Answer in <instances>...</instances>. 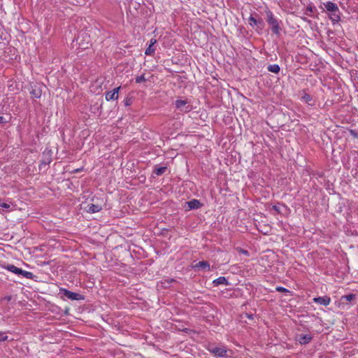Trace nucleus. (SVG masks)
Here are the masks:
<instances>
[{"label":"nucleus","instance_id":"nucleus-29","mask_svg":"<svg viewBox=\"0 0 358 358\" xmlns=\"http://www.w3.org/2000/svg\"><path fill=\"white\" fill-rule=\"evenodd\" d=\"M8 337L3 332H0V341H7Z\"/></svg>","mask_w":358,"mask_h":358},{"label":"nucleus","instance_id":"nucleus-38","mask_svg":"<svg viewBox=\"0 0 358 358\" xmlns=\"http://www.w3.org/2000/svg\"><path fill=\"white\" fill-rule=\"evenodd\" d=\"M7 120H6L5 117L3 116H0V124L6 123Z\"/></svg>","mask_w":358,"mask_h":358},{"label":"nucleus","instance_id":"nucleus-11","mask_svg":"<svg viewBox=\"0 0 358 358\" xmlns=\"http://www.w3.org/2000/svg\"><path fill=\"white\" fill-rule=\"evenodd\" d=\"M313 338V336L311 334H298L296 341L301 345H306L308 344Z\"/></svg>","mask_w":358,"mask_h":358},{"label":"nucleus","instance_id":"nucleus-25","mask_svg":"<svg viewBox=\"0 0 358 358\" xmlns=\"http://www.w3.org/2000/svg\"><path fill=\"white\" fill-rule=\"evenodd\" d=\"M133 103V98L131 96H127L124 100V104L125 106H129Z\"/></svg>","mask_w":358,"mask_h":358},{"label":"nucleus","instance_id":"nucleus-27","mask_svg":"<svg viewBox=\"0 0 358 358\" xmlns=\"http://www.w3.org/2000/svg\"><path fill=\"white\" fill-rule=\"evenodd\" d=\"M275 290L277 292H282V293H292L291 291H289V289H287V288L285 287H280V286H278L275 288Z\"/></svg>","mask_w":358,"mask_h":358},{"label":"nucleus","instance_id":"nucleus-43","mask_svg":"<svg viewBox=\"0 0 358 358\" xmlns=\"http://www.w3.org/2000/svg\"><path fill=\"white\" fill-rule=\"evenodd\" d=\"M101 108H102V107H101V105L99 107H98V108H97V110H99V109L101 110Z\"/></svg>","mask_w":358,"mask_h":358},{"label":"nucleus","instance_id":"nucleus-41","mask_svg":"<svg viewBox=\"0 0 358 358\" xmlns=\"http://www.w3.org/2000/svg\"><path fill=\"white\" fill-rule=\"evenodd\" d=\"M69 309L68 308L65 310L64 313H65V315H69Z\"/></svg>","mask_w":358,"mask_h":358},{"label":"nucleus","instance_id":"nucleus-3","mask_svg":"<svg viewBox=\"0 0 358 358\" xmlns=\"http://www.w3.org/2000/svg\"><path fill=\"white\" fill-rule=\"evenodd\" d=\"M6 269L17 275H22L27 279L34 280L36 278L31 272L22 270L20 268L15 266L13 264H8Z\"/></svg>","mask_w":358,"mask_h":358},{"label":"nucleus","instance_id":"nucleus-26","mask_svg":"<svg viewBox=\"0 0 358 358\" xmlns=\"http://www.w3.org/2000/svg\"><path fill=\"white\" fill-rule=\"evenodd\" d=\"M310 175H311L315 178H323L324 176L323 172H320V171H313Z\"/></svg>","mask_w":358,"mask_h":358},{"label":"nucleus","instance_id":"nucleus-15","mask_svg":"<svg viewBox=\"0 0 358 358\" xmlns=\"http://www.w3.org/2000/svg\"><path fill=\"white\" fill-rule=\"evenodd\" d=\"M186 203L187 204L189 210L199 209L203 206L199 200L195 199L186 202Z\"/></svg>","mask_w":358,"mask_h":358},{"label":"nucleus","instance_id":"nucleus-9","mask_svg":"<svg viewBox=\"0 0 358 358\" xmlns=\"http://www.w3.org/2000/svg\"><path fill=\"white\" fill-rule=\"evenodd\" d=\"M120 89H121V86H119L117 87L114 88L111 91H108V92H106V94H105L106 100L107 101L117 100L119 96L118 94H119Z\"/></svg>","mask_w":358,"mask_h":358},{"label":"nucleus","instance_id":"nucleus-10","mask_svg":"<svg viewBox=\"0 0 358 358\" xmlns=\"http://www.w3.org/2000/svg\"><path fill=\"white\" fill-rule=\"evenodd\" d=\"M249 24L252 27L257 26L259 29H263L264 27V22L262 17H258L257 18L255 17L252 15L249 17Z\"/></svg>","mask_w":358,"mask_h":358},{"label":"nucleus","instance_id":"nucleus-42","mask_svg":"<svg viewBox=\"0 0 358 358\" xmlns=\"http://www.w3.org/2000/svg\"><path fill=\"white\" fill-rule=\"evenodd\" d=\"M170 285H168V282H166L165 285H163V287L166 288V287H169Z\"/></svg>","mask_w":358,"mask_h":358},{"label":"nucleus","instance_id":"nucleus-34","mask_svg":"<svg viewBox=\"0 0 358 358\" xmlns=\"http://www.w3.org/2000/svg\"><path fill=\"white\" fill-rule=\"evenodd\" d=\"M245 316L248 318L249 320H253L254 318V315L253 314H251V313H245Z\"/></svg>","mask_w":358,"mask_h":358},{"label":"nucleus","instance_id":"nucleus-7","mask_svg":"<svg viewBox=\"0 0 358 358\" xmlns=\"http://www.w3.org/2000/svg\"><path fill=\"white\" fill-rule=\"evenodd\" d=\"M29 93L31 99H39L42 95V85L38 83H34L30 85Z\"/></svg>","mask_w":358,"mask_h":358},{"label":"nucleus","instance_id":"nucleus-36","mask_svg":"<svg viewBox=\"0 0 358 358\" xmlns=\"http://www.w3.org/2000/svg\"><path fill=\"white\" fill-rule=\"evenodd\" d=\"M157 43V40L155 38H151L150 41V45L154 46V45Z\"/></svg>","mask_w":358,"mask_h":358},{"label":"nucleus","instance_id":"nucleus-40","mask_svg":"<svg viewBox=\"0 0 358 358\" xmlns=\"http://www.w3.org/2000/svg\"><path fill=\"white\" fill-rule=\"evenodd\" d=\"M82 170H83V169H76L73 172L78 173V172H80Z\"/></svg>","mask_w":358,"mask_h":358},{"label":"nucleus","instance_id":"nucleus-13","mask_svg":"<svg viewBox=\"0 0 358 358\" xmlns=\"http://www.w3.org/2000/svg\"><path fill=\"white\" fill-rule=\"evenodd\" d=\"M313 301L318 304L327 306L331 302V298L328 296H317L313 299Z\"/></svg>","mask_w":358,"mask_h":358},{"label":"nucleus","instance_id":"nucleus-23","mask_svg":"<svg viewBox=\"0 0 358 358\" xmlns=\"http://www.w3.org/2000/svg\"><path fill=\"white\" fill-rule=\"evenodd\" d=\"M145 81H147V79L145 77V73H143L142 75L138 76L135 78V82L136 83H141Z\"/></svg>","mask_w":358,"mask_h":358},{"label":"nucleus","instance_id":"nucleus-28","mask_svg":"<svg viewBox=\"0 0 358 358\" xmlns=\"http://www.w3.org/2000/svg\"><path fill=\"white\" fill-rule=\"evenodd\" d=\"M350 134L354 138H358V132L356 130L350 129Z\"/></svg>","mask_w":358,"mask_h":358},{"label":"nucleus","instance_id":"nucleus-35","mask_svg":"<svg viewBox=\"0 0 358 358\" xmlns=\"http://www.w3.org/2000/svg\"><path fill=\"white\" fill-rule=\"evenodd\" d=\"M12 299V296L9 295V296H4L2 300L3 301H10V300Z\"/></svg>","mask_w":358,"mask_h":358},{"label":"nucleus","instance_id":"nucleus-18","mask_svg":"<svg viewBox=\"0 0 358 358\" xmlns=\"http://www.w3.org/2000/svg\"><path fill=\"white\" fill-rule=\"evenodd\" d=\"M167 166H158L157 165L155 166L153 173H155L157 176H162L165 171L167 170Z\"/></svg>","mask_w":358,"mask_h":358},{"label":"nucleus","instance_id":"nucleus-2","mask_svg":"<svg viewBox=\"0 0 358 358\" xmlns=\"http://www.w3.org/2000/svg\"><path fill=\"white\" fill-rule=\"evenodd\" d=\"M265 13L266 15V20L273 34L279 36L281 34L282 29L280 26V23H282L281 20H278L273 15L271 10L267 9L265 10Z\"/></svg>","mask_w":358,"mask_h":358},{"label":"nucleus","instance_id":"nucleus-31","mask_svg":"<svg viewBox=\"0 0 358 358\" xmlns=\"http://www.w3.org/2000/svg\"><path fill=\"white\" fill-rule=\"evenodd\" d=\"M271 208L274 210L278 214H281L280 207L278 205H273Z\"/></svg>","mask_w":358,"mask_h":358},{"label":"nucleus","instance_id":"nucleus-17","mask_svg":"<svg viewBox=\"0 0 358 358\" xmlns=\"http://www.w3.org/2000/svg\"><path fill=\"white\" fill-rule=\"evenodd\" d=\"M301 99L310 106L315 105V101L313 100L312 96L308 93H306L305 91L303 92Z\"/></svg>","mask_w":358,"mask_h":358},{"label":"nucleus","instance_id":"nucleus-8","mask_svg":"<svg viewBox=\"0 0 358 358\" xmlns=\"http://www.w3.org/2000/svg\"><path fill=\"white\" fill-rule=\"evenodd\" d=\"M188 101L187 99L182 100L178 99L175 102V106L177 109H179L180 111L184 113H188L192 110V106L189 104H187Z\"/></svg>","mask_w":358,"mask_h":358},{"label":"nucleus","instance_id":"nucleus-16","mask_svg":"<svg viewBox=\"0 0 358 358\" xmlns=\"http://www.w3.org/2000/svg\"><path fill=\"white\" fill-rule=\"evenodd\" d=\"M213 285L214 287H217L220 285H229L230 283L228 281V280L224 277V276H220L216 279H215L213 281Z\"/></svg>","mask_w":358,"mask_h":358},{"label":"nucleus","instance_id":"nucleus-39","mask_svg":"<svg viewBox=\"0 0 358 358\" xmlns=\"http://www.w3.org/2000/svg\"><path fill=\"white\" fill-rule=\"evenodd\" d=\"M182 331H183L184 332H185V333H187V334H188L189 332L192 331V330H191V329H188V328H185Z\"/></svg>","mask_w":358,"mask_h":358},{"label":"nucleus","instance_id":"nucleus-32","mask_svg":"<svg viewBox=\"0 0 358 358\" xmlns=\"http://www.w3.org/2000/svg\"><path fill=\"white\" fill-rule=\"evenodd\" d=\"M0 207L3 208H9L10 204L5 203V202H0Z\"/></svg>","mask_w":358,"mask_h":358},{"label":"nucleus","instance_id":"nucleus-4","mask_svg":"<svg viewBox=\"0 0 358 358\" xmlns=\"http://www.w3.org/2000/svg\"><path fill=\"white\" fill-rule=\"evenodd\" d=\"M59 294H62V297H65L71 301H82L85 300V296L79 293L71 292L66 288L59 289Z\"/></svg>","mask_w":358,"mask_h":358},{"label":"nucleus","instance_id":"nucleus-5","mask_svg":"<svg viewBox=\"0 0 358 358\" xmlns=\"http://www.w3.org/2000/svg\"><path fill=\"white\" fill-rule=\"evenodd\" d=\"M52 150L48 148L43 152V159L41 160L38 166L40 171H42L43 169L45 171L46 166L52 162Z\"/></svg>","mask_w":358,"mask_h":358},{"label":"nucleus","instance_id":"nucleus-37","mask_svg":"<svg viewBox=\"0 0 358 358\" xmlns=\"http://www.w3.org/2000/svg\"><path fill=\"white\" fill-rule=\"evenodd\" d=\"M79 44V48H82V49H87L89 47H88V45H89V42L87 43V45L85 46V45H83L80 43H78Z\"/></svg>","mask_w":358,"mask_h":358},{"label":"nucleus","instance_id":"nucleus-24","mask_svg":"<svg viewBox=\"0 0 358 358\" xmlns=\"http://www.w3.org/2000/svg\"><path fill=\"white\" fill-rule=\"evenodd\" d=\"M155 52V48L153 46L149 45V46L146 48L145 54L146 55H152Z\"/></svg>","mask_w":358,"mask_h":358},{"label":"nucleus","instance_id":"nucleus-33","mask_svg":"<svg viewBox=\"0 0 358 358\" xmlns=\"http://www.w3.org/2000/svg\"><path fill=\"white\" fill-rule=\"evenodd\" d=\"M238 252L240 253H242V254H244L247 256H249V252L247 250H245V249H243V248H239L238 249Z\"/></svg>","mask_w":358,"mask_h":358},{"label":"nucleus","instance_id":"nucleus-12","mask_svg":"<svg viewBox=\"0 0 358 358\" xmlns=\"http://www.w3.org/2000/svg\"><path fill=\"white\" fill-rule=\"evenodd\" d=\"M195 271H210V264L207 261H201L192 266Z\"/></svg>","mask_w":358,"mask_h":358},{"label":"nucleus","instance_id":"nucleus-6","mask_svg":"<svg viewBox=\"0 0 358 358\" xmlns=\"http://www.w3.org/2000/svg\"><path fill=\"white\" fill-rule=\"evenodd\" d=\"M208 350L217 357H227V350L225 347H217L214 344H210L208 347Z\"/></svg>","mask_w":358,"mask_h":358},{"label":"nucleus","instance_id":"nucleus-14","mask_svg":"<svg viewBox=\"0 0 358 358\" xmlns=\"http://www.w3.org/2000/svg\"><path fill=\"white\" fill-rule=\"evenodd\" d=\"M101 210L102 206L98 203H90L85 208V211L91 214L100 212Z\"/></svg>","mask_w":358,"mask_h":358},{"label":"nucleus","instance_id":"nucleus-30","mask_svg":"<svg viewBox=\"0 0 358 358\" xmlns=\"http://www.w3.org/2000/svg\"><path fill=\"white\" fill-rule=\"evenodd\" d=\"M175 281H176V280H175V279H173V278H169V279H166V280H164V281H162V285H165V284H166V282H168V285H170L171 283H172V282H175Z\"/></svg>","mask_w":358,"mask_h":358},{"label":"nucleus","instance_id":"nucleus-21","mask_svg":"<svg viewBox=\"0 0 358 358\" xmlns=\"http://www.w3.org/2000/svg\"><path fill=\"white\" fill-rule=\"evenodd\" d=\"M356 298V294H349L341 296V301H352Z\"/></svg>","mask_w":358,"mask_h":358},{"label":"nucleus","instance_id":"nucleus-19","mask_svg":"<svg viewBox=\"0 0 358 358\" xmlns=\"http://www.w3.org/2000/svg\"><path fill=\"white\" fill-rule=\"evenodd\" d=\"M316 11H317V9L315 8V7L313 6L311 3H310L306 7V10L304 12V14L309 17H314L313 13Z\"/></svg>","mask_w":358,"mask_h":358},{"label":"nucleus","instance_id":"nucleus-44","mask_svg":"<svg viewBox=\"0 0 358 358\" xmlns=\"http://www.w3.org/2000/svg\"><path fill=\"white\" fill-rule=\"evenodd\" d=\"M357 79H358V76H357Z\"/></svg>","mask_w":358,"mask_h":358},{"label":"nucleus","instance_id":"nucleus-20","mask_svg":"<svg viewBox=\"0 0 358 358\" xmlns=\"http://www.w3.org/2000/svg\"><path fill=\"white\" fill-rule=\"evenodd\" d=\"M267 70L269 72L278 74L280 71V67L278 64H270L267 66Z\"/></svg>","mask_w":358,"mask_h":358},{"label":"nucleus","instance_id":"nucleus-22","mask_svg":"<svg viewBox=\"0 0 358 358\" xmlns=\"http://www.w3.org/2000/svg\"><path fill=\"white\" fill-rule=\"evenodd\" d=\"M8 34L6 33V31H5L4 29H3L1 27V26L0 25V38L2 40V41H8Z\"/></svg>","mask_w":358,"mask_h":358},{"label":"nucleus","instance_id":"nucleus-1","mask_svg":"<svg viewBox=\"0 0 358 358\" xmlns=\"http://www.w3.org/2000/svg\"><path fill=\"white\" fill-rule=\"evenodd\" d=\"M320 8L327 13L334 24L341 20V13L336 3L331 1L323 2L320 4Z\"/></svg>","mask_w":358,"mask_h":358}]
</instances>
